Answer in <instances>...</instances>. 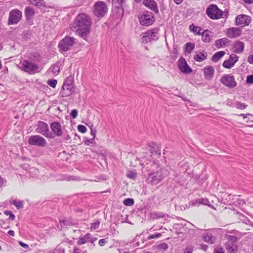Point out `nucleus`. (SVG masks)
Masks as SVG:
<instances>
[{"label":"nucleus","mask_w":253,"mask_h":253,"mask_svg":"<svg viewBox=\"0 0 253 253\" xmlns=\"http://www.w3.org/2000/svg\"><path fill=\"white\" fill-rule=\"evenodd\" d=\"M246 107V105H245L244 104H241V107H240V108H241V109H245Z\"/></svg>","instance_id":"338daca9"},{"label":"nucleus","mask_w":253,"mask_h":253,"mask_svg":"<svg viewBox=\"0 0 253 253\" xmlns=\"http://www.w3.org/2000/svg\"><path fill=\"white\" fill-rule=\"evenodd\" d=\"M184 253H192V249H186Z\"/></svg>","instance_id":"0e129e2a"},{"label":"nucleus","mask_w":253,"mask_h":253,"mask_svg":"<svg viewBox=\"0 0 253 253\" xmlns=\"http://www.w3.org/2000/svg\"><path fill=\"white\" fill-rule=\"evenodd\" d=\"M189 29L190 31L194 33L195 35H201V30L202 28L200 27H198L195 26L194 24H192L189 26Z\"/></svg>","instance_id":"c756f323"},{"label":"nucleus","mask_w":253,"mask_h":253,"mask_svg":"<svg viewBox=\"0 0 253 253\" xmlns=\"http://www.w3.org/2000/svg\"><path fill=\"white\" fill-rule=\"evenodd\" d=\"M242 30L240 28L231 27L227 29L226 36L231 39L235 38L240 36Z\"/></svg>","instance_id":"a211bd4d"},{"label":"nucleus","mask_w":253,"mask_h":253,"mask_svg":"<svg viewBox=\"0 0 253 253\" xmlns=\"http://www.w3.org/2000/svg\"><path fill=\"white\" fill-rule=\"evenodd\" d=\"M158 31L157 29L154 28L142 33L140 35L141 36V42L143 43H147L158 40L159 38Z\"/></svg>","instance_id":"7ed1b4c3"},{"label":"nucleus","mask_w":253,"mask_h":253,"mask_svg":"<svg viewBox=\"0 0 253 253\" xmlns=\"http://www.w3.org/2000/svg\"><path fill=\"white\" fill-rule=\"evenodd\" d=\"M225 248L229 253H236L238 250L237 245L231 242H227L225 244Z\"/></svg>","instance_id":"b1692460"},{"label":"nucleus","mask_w":253,"mask_h":253,"mask_svg":"<svg viewBox=\"0 0 253 253\" xmlns=\"http://www.w3.org/2000/svg\"><path fill=\"white\" fill-rule=\"evenodd\" d=\"M202 40L205 42H209L212 37V33L208 30H204L202 33Z\"/></svg>","instance_id":"cd10ccee"},{"label":"nucleus","mask_w":253,"mask_h":253,"mask_svg":"<svg viewBox=\"0 0 253 253\" xmlns=\"http://www.w3.org/2000/svg\"><path fill=\"white\" fill-rule=\"evenodd\" d=\"M126 175L129 178L134 179L137 176V173L133 170H127Z\"/></svg>","instance_id":"c9c22d12"},{"label":"nucleus","mask_w":253,"mask_h":253,"mask_svg":"<svg viewBox=\"0 0 253 253\" xmlns=\"http://www.w3.org/2000/svg\"><path fill=\"white\" fill-rule=\"evenodd\" d=\"M244 48V44L242 42H236L233 46V51L236 53H240L243 52Z\"/></svg>","instance_id":"393cba45"},{"label":"nucleus","mask_w":253,"mask_h":253,"mask_svg":"<svg viewBox=\"0 0 253 253\" xmlns=\"http://www.w3.org/2000/svg\"><path fill=\"white\" fill-rule=\"evenodd\" d=\"M225 54V52L224 51H220L215 52L211 58V60L214 62H217L222 57H223Z\"/></svg>","instance_id":"c85d7f7f"},{"label":"nucleus","mask_w":253,"mask_h":253,"mask_svg":"<svg viewBox=\"0 0 253 253\" xmlns=\"http://www.w3.org/2000/svg\"><path fill=\"white\" fill-rule=\"evenodd\" d=\"M183 0H173L174 2L177 4L181 3Z\"/></svg>","instance_id":"e2e57ef3"},{"label":"nucleus","mask_w":253,"mask_h":253,"mask_svg":"<svg viewBox=\"0 0 253 253\" xmlns=\"http://www.w3.org/2000/svg\"><path fill=\"white\" fill-rule=\"evenodd\" d=\"M178 66L180 71L184 74H189L192 72V69L188 66L183 57H180L178 60Z\"/></svg>","instance_id":"2eb2a0df"},{"label":"nucleus","mask_w":253,"mask_h":253,"mask_svg":"<svg viewBox=\"0 0 253 253\" xmlns=\"http://www.w3.org/2000/svg\"><path fill=\"white\" fill-rule=\"evenodd\" d=\"M47 84L51 87L55 88L56 86L57 82L56 80H49L47 81Z\"/></svg>","instance_id":"ea45409f"},{"label":"nucleus","mask_w":253,"mask_h":253,"mask_svg":"<svg viewBox=\"0 0 253 253\" xmlns=\"http://www.w3.org/2000/svg\"><path fill=\"white\" fill-rule=\"evenodd\" d=\"M207 53L205 51H197L194 56V59L197 62H202L207 58Z\"/></svg>","instance_id":"4be33fe9"},{"label":"nucleus","mask_w":253,"mask_h":253,"mask_svg":"<svg viewBox=\"0 0 253 253\" xmlns=\"http://www.w3.org/2000/svg\"><path fill=\"white\" fill-rule=\"evenodd\" d=\"M246 83L247 84H253V75H248L247 77Z\"/></svg>","instance_id":"49530a36"},{"label":"nucleus","mask_w":253,"mask_h":253,"mask_svg":"<svg viewBox=\"0 0 253 253\" xmlns=\"http://www.w3.org/2000/svg\"><path fill=\"white\" fill-rule=\"evenodd\" d=\"M244 234H243V233H241L238 231L236 235L235 236L237 237V240H238V239H239L240 238H241L242 237H243Z\"/></svg>","instance_id":"6e6d98bb"},{"label":"nucleus","mask_w":253,"mask_h":253,"mask_svg":"<svg viewBox=\"0 0 253 253\" xmlns=\"http://www.w3.org/2000/svg\"><path fill=\"white\" fill-rule=\"evenodd\" d=\"M90 134L92 136V138H94L96 136V130L93 129L92 127H90Z\"/></svg>","instance_id":"603ef678"},{"label":"nucleus","mask_w":253,"mask_h":253,"mask_svg":"<svg viewBox=\"0 0 253 253\" xmlns=\"http://www.w3.org/2000/svg\"><path fill=\"white\" fill-rule=\"evenodd\" d=\"M251 22V18L247 15L240 14L236 18V25L241 27L248 26Z\"/></svg>","instance_id":"4468645a"},{"label":"nucleus","mask_w":253,"mask_h":253,"mask_svg":"<svg viewBox=\"0 0 253 253\" xmlns=\"http://www.w3.org/2000/svg\"><path fill=\"white\" fill-rule=\"evenodd\" d=\"M157 248L163 251H166L168 248V245L166 243H163L158 245Z\"/></svg>","instance_id":"a18cd8bd"},{"label":"nucleus","mask_w":253,"mask_h":253,"mask_svg":"<svg viewBox=\"0 0 253 253\" xmlns=\"http://www.w3.org/2000/svg\"><path fill=\"white\" fill-rule=\"evenodd\" d=\"M195 47V44L191 42H187L185 44V51L188 53H191Z\"/></svg>","instance_id":"f704fd0d"},{"label":"nucleus","mask_w":253,"mask_h":253,"mask_svg":"<svg viewBox=\"0 0 253 253\" xmlns=\"http://www.w3.org/2000/svg\"><path fill=\"white\" fill-rule=\"evenodd\" d=\"M200 205V201L199 199H195L192 201H191L189 203V207H193V206H199Z\"/></svg>","instance_id":"4c0bfd02"},{"label":"nucleus","mask_w":253,"mask_h":253,"mask_svg":"<svg viewBox=\"0 0 253 253\" xmlns=\"http://www.w3.org/2000/svg\"><path fill=\"white\" fill-rule=\"evenodd\" d=\"M23 70L30 74L39 72V66L34 63L24 60L22 64Z\"/></svg>","instance_id":"9b49d317"},{"label":"nucleus","mask_w":253,"mask_h":253,"mask_svg":"<svg viewBox=\"0 0 253 253\" xmlns=\"http://www.w3.org/2000/svg\"><path fill=\"white\" fill-rule=\"evenodd\" d=\"M199 200L200 201V205H204L210 207V202L207 199L199 198Z\"/></svg>","instance_id":"79ce46f5"},{"label":"nucleus","mask_w":253,"mask_h":253,"mask_svg":"<svg viewBox=\"0 0 253 253\" xmlns=\"http://www.w3.org/2000/svg\"><path fill=\"white\" fill-rule=\"evenodd\" d=\"M73 253H81V250L79 249H74Z\"/></svg>","instance_id":"bf43d9fd"},{"label":"nucleus","mask_w":253,"mask_h":253,"mask_svg":"<svg viewBox=\"0 0 253 253\" xmlns=\"http://www.w3.org/2000/svg\"><path fill=\"white\" fill-rule=\"evenodd\" d=\"M50 128L52 132V134L57 137H60L63 134V130L61 124L57 122L52 123L50 126Z\"/></svg>","instance_id":"dca6fc26"},{"label":"nucleus","mask_w":253,"mask_h":253,"mask_svg":"<svg viewBox=\"0 0 253 253\" xmlns=\"http://www.w3.org/2000/svg\"><path fill=\"white\" fill-rule=\"evenodd\" d=\"M75 39L66 36L63 38L58 43V47L61 52L69 50L73 46Z\"/></svg>","instance_id":"6e6552de"},{"label":"nucleus","mask_w":253,"mask_h":253,"mask_svg":"<svg viewBox=\"0 0 253 253\" xmlns=\"http://www.w3.org/2000/svg\"><path fill=\"white\" fill-rule=\"evenodd\" d=\"M21 12L17 9H13L9 13L8 24H16L21 20Z\"/></svg>","instance_id":"f8f14e48"},{"label":"nucleus","mask_w":253,"mask_h":253,"mask_svg":"<svg viewBox=\"0 0 253 253\" xmlns=\"http://www.w3.org/2000/svg\"><path fill=\"white\" fill-rule=\"evenodd\" d=\"M229 41L227 38H222L219 40H216L214 42V45L217 48H220L222 47H224L226 45V44L229 42Z\"/></svg>","instance_id":"a878e982"},{"label":"nucleus","mask_w":253,"mask_h":253,"mask_svg":"<svg viewBox=\"0 0 253 253\" xmlns=\"http://www.w3.org/2000/svg\"><path fill=\"white\" fill-rule=\"evenodd\" d=\"M8 234L11 236H14V232L13 230H9L8 232Z\"/></svg>","instance_id":"680f3d73"},{"label":"nucleus","mask_w":253,"mask_h":253,"mask_svg":"<svg viewBox=\"0 0 253 253\" xmlns=\"http://www.w3.org/2000/svg\"><path fill=\"white\" fill-rule=\"evenodd\" d=\"M78 129L80 132L82 133H85L87 130L86 127L82 125H78Z\"/></svg>","instance_id":"c03bdc74"},{"label":"nucleus","mask_w":253,"mask_h":253,"mask_svg":"<svg viewBox=\"0 0 253 253\" xmlns=\"http://www.w3.org/2000/svg\"><path fill=\"white\" fill-rule=\"evenodd\" d=\"M149 151L152 155H158L161 154V148L159 145L152 142L149 145Z\"/></svg>","instance_id":"412c9836"},{"label":"nucleus","mask_w":253,"mask_h":253,"mask_svg":"<svg viewBox=\"0 0 253 253\" xmlns=\"http://www.w3.org/2000/svg\"><path fill=\"white\" fill-rule=\"evenodd\" d=\"M145 170L149 172L147 178V182L152 185H157L160 183L164 177L165 169L162 166L154 162L147 163L143 168L142 170Z\"/></svg>","instance_id":"f03ea898"},{"label":"nucleus","mask_w":253,"mask_h":253,"mask_svg":"<svg viewBox=\"0 0 253 253\" xmlns=\"http://www.w3.org/2000/svg\"><path fill=\"white\" fill-rule=\"evenodd\" d=\"M29 1L32 4L36 6H44V1L43 0H27Z\"/></svg>","instance_id":"473e14b6"},{"label":"nucleus","mask_w":253,"mask_h":253,"mask_svg":"<svg viewBox=\"0 0 253 253\" xmlns=\"http://www.w3.org/2000/svg\"><path fill=\"white\" fill-rule=\"evenodd\" d=\"M108 7L106 3L97 1L93 5V14L98 17H103L107 12Z\"/></svg>","instance_id":"20e7f679"},{"label":"nucleus","mask_w":253,"mask_h":253,"mask_svg":"<svg viewBox=\"0 0 253 253\" xmlns=\"http://www.w3.org/2000/svg\"><path fill=\"white\" fill-rule=\"evenodd\" d=\"M243 1H244V2L248 4L253 3V0H243Z\"/></svg>","instance_id":"13d9d810"},{"label":"nucleus","mask_w":253,"mask_h":253,"mask_svg":"<svg viewBox=\"0 0 253 253\" xmlns=\"http://www.w3.org/2000/svg\"><path fill=\"white\" fill-rule=\"evenodd\" d=\"M28 142L30 145L42 147L45 146L47 144L45 138L40 135L31 136L28 138Z\"/></svg>","instance_id":"9d476101"},{"label":"nucleus","mask_w":253,"mask_h":253,"mask_svg":"<svg viewBox=\"0 0 253 253\" xmlns=\"http://www.w3.org/2000/svg\"><path fill=\"white\" fill-rule=\"evenodd\" d=\"M205 77L206 79H211L214 75V69L211 66H206L203 69Z\"/></svg>","instance_id":"5701e85b"},{"label":"nucleus","mask_w":253,"mask_h":253,"mask_svg":"<svg viewBox=\"0 0 253 253\" xmlns=\"http://www.w3.org/2000/svg\"><path fill=\"white\" fill-rule=\"evenodd\" d=\"M25 13L26 17L28 19H30L32 17V16H33L35 14L34 9L32 7L29 6H27L25 7Z\"/></svg>","instance_id":"7c9ffc66"},{"label":"nucleus","mask_w":253,"mask_h":253,"mask_svg":"<svg viewBox=\"0 0 253 253\" xmlns=\"http://www.w3.org/2000/svg\"><path fill=\"white\" fill-rule=\"evenodd\" d=\"M94 143V138H92L90 139L86 138L84 140V143L87 145L93 144Z\"/></svg>","instance_id":"de8ad7c7"},{"label":"nucleus","mask_w":253,"mask_h":253,"mask_svg":"<svg viewBox=\"0 0 253 253\" xmlns=\"http://www.w3.org/2000/svg\"><path fill=\"white\" fill-rule=\"evenodd\" d=\"M97 239L93 238L90 233H86L84 236L80 237L78 241V245H81L84 244L88 242L91 243L96 241Z\"/></svg>","instance_id":"aec40b11"},{"label":"nucleus","mask_w":253,"mask_h":253,"mask_svg":"<svg viewBox=\"0 0 253 253\" xmlns=\"http://www.w3.org/2000/svg\"><path fill=\"white\" fill-rule=\"evenodd\" d=\"M10 203L13 204L17 209H20L23 208V202L21 201L12 200L10 201Z\"/></svg>","instance_id":"72a5a7b5"},{"label":"nucleus","mask_w":253,"mask_h":253,"mask_svg":"<svg viewBox=\"0 0 253 253\" xmlns=\"http://www.w3.org/2000/svg\"><path fill=\"white\" fill-rule=\"evenodd\" d=\"M49 69L54 75H57L60 71V66L59 63L52 65Z\"/></svg>","instance_id":"2f4dec72"},{"label":"nucleus","mask_w":253,"mask_h":253,"mask_svg":"<svg viewBox=\"0 0 253 253\" xmlns=\"http://www.w3.org/2000/svg\"><path fill=\"white\" fill-rule=\"evenodd\" d=\"M202 238L205 242L210 244L214 243L215 240V237H214L211 233L208 232L203 233Z\"/></svg>","instance_id":"bb28decb"},{"label":"nucleus","mask_w":253,"mask_h":253,"mask_svg":"<svg viewBox=\"0 0 253 253\" xmlns=\"http://www.w3.org/2000/svg\"><path fill=\"white\" fill-rule=\"evenodd\" d=\"M206 13L212 19H219L222 17L223 12L216 5L211 4L207 8Z\"/></svg>","instance_id":"39448f33"},{"label":"nucleus","mask_w":253,"mask_h":253,"mask_svg":"<svg viewBox=\"0 0 253 253\" xmlns=\"http://www.w3.org/2000/svg\"><path fill=\"white\" fill-rule=\"evenodd\" d=\"M248 62L250 64H253V53H252L248 56Z\"/></svg>","instance_id":"8fccbe9b"},{"label":"nucleus","mask_w":253,"mask_h":253,"mask_svg":"<svg viewBox=\"0 0 253 253\" xmlns=\"http://www.w3.org/2000/svg\"><path fill=\"white\" fill-rule=\"evenodd\" d=\"M78 111L76 109H73L71 111L70 116L73 119H76L78 115Z\"/></svg>","instance_id":"09e8293b"},{"label":"nucleus","mask_w":253,"mask_h":253,"mask_svg":"<svg viewBox=\"0 0 253 253\" xmlns=\"http://www.w3.org/2000/svg\"><path fill=\"white\" fill-rule=\"evenodd\" d=\"M99 224H100V222L99 220H97L94 223H91L90 224L91 231L97 229L98 228Z\"/></svg>","instance_id":"58836bf2"},{"label":"nucleus","mask_w":253,"mask_h":253,"mask_svg":"<svg viewBox=\"0 0 253 253\" xmlns=\"http://www.w3.org/2000/svg\"><path fill=\"white\" fill-rule=\"evenodd\" d=\"M19 244L21 246L24 248L25 249H28L29 248V246L27 244H26L21 241H19Z\"/></svg>","instance_id":"5fc2aeb1"},{"label":"nucleus","mask_w":253,"mask_h":253,"mask_svg":"<svg viewBox=\"0 0 253 253\" xmlns=\"http://www.w3.org/2000/svg\"><path fill=\"white\" fill-rule=\"evenodd\" d=\"M227 238L229 240V241L228 242H231V243L236 244V243L237 241V237H236L235 236L227 235Z\"/></svg>","instance_id":"a19ab883"},{"label":"nucleus","mask_w":253,"mask_h":253,"mask_svg":"<svg viewBox=\"0 0 253 253\" xmlns=\"http://www.w3.org/2000/svg\"><path fill=\"white\" fill-rule=\"evenodd\" d=\"M143 4L146 7L149 8L156 14L159 13V10L156 2L154 0H144Z\"/></svg>","instance_id":"6ab92c4d"},{"label":"nucleus","mask_w":253,"mask_h":253,"mask_svg":"<svg viewBox=\"0 0 253 253\" xmlns=\"http://www.w3.org/2000/svg\"><path fill=\"white\" fill-rule=\"evenodd\" d=\"M221 83L225 86L233 88L237 85V83L234 76L231 74L224 75L220 79Z\"/></svg>","instance_id":"ddd939ff"},{"label":"nucleus","mask_w":253,"mask_h":253,"mask_svg":"<svg viewBox=\"0 0 253 253\" xmlns=\"http://www.w3.org/2000/svg\"><path fill=\"white\" fill-rule=\"evenodd\" d=\"M155 19L152 12L146 11L139 17V21L141 25L148 26L152 25Z\"/></svg>","instance_id":"1a4fd4ad"},{"label":"nucleus","mask_w":253,"mask_h":253,"mask_svg":"<svg viewBox=\"0 0 253 253\" xmlns=\"http://www.w3.org/2000/svg\"><path fill=\"white\" fill-rule=\"evenodd\" d=\"M36 131L47 138H54L52 133L49 131L48 125L42 121H39L37 125Z\"/></svg>","instance_id":"423d86ee"},{"label":"nucleus","mask_w":253,"mask_h":253,"mask_svg":"<svg viewBox=\"0 0 253 253\" xmlns=\"http://www.w3.org/2000/svg\"><path fill=\"white\" fill-rule=\"evenodd\" d=\"M106 242L105 239H100L99 241L98 244L100 246H103L106 244Z\"/></svg>","instance_id":"864d4df0"},{"label":"nucleus","mask_w":253,"mask_h":253,"mask_svg":"<svg viewBox=\"0 0 253 253\" xmlns=\"http://www.w3.org/2000/svg\"><path fill=\"white\" fill-rule=\"evenodd\" d=\"M73 84V77L71 76L68 77L65 80L62 87L64 95L65 96H69L70 94L74 91Z\"/></svg>","instance_id":"0eeeda50"},{"label":"nucleus","mask_w":253,"mask_h":253,"mask_svg":"<svg viewBox=\"0 0 253 253\" xmlns=\"http://www.w3.org/2000/svg\"><path fill=\"white\" fill-rule=\"evenodd\" d=\"M239 57L236 54H232L230 55L228 60L223 62L222 66L226 69H231L238 61Z\"/></svg>","instance_id":"f3484780"},{"label":"nucleus","mask_w":253,"mask_h":253,"mask_svg":"<svg viewBox=\"0 0 253 253\" xmlns=\"http://www.w3.org/2000/svg\"><path fill=\"white\" fill-rule=\"evenodd\" d=\"M208 247V246L205 245V246H204V248H203V249H204L205 251H206V250L207 249Z\"/></svg>","instance_id":"774afa93"},{"label":"nucleus","mask_w":253,"mask_h":253,"mask_svg":"<svg viewBox=\"0 0 253 253\" xmlns=\"http://www.w3.org/2000/svg\"><path fill=\"white\" fill-rule=\"evenodd\" d=\"M238 231H237V230H232L231 231H230V232L231 233H233V234H234L236 235V234L238 232Z\"/></svg>","instance_id":"69168bd1"},{"label":"nucleus","mask_w":253,"mask_h":253,"mask_svg":"<svg viewBox=\"0 0 253 253\" xmlns=\"http://www.w3.org/2000/svg\"><path fill=\"white\" fill-rule=\"evenodd\" d=\"M3 184V179L0 176V188H1Z\"/></svg>","instance_id":"052dcab7"},{"label":"nucleus","mask_w":253,"mask_h":253,"mask_svg":"<svg viewBox=\"0 0 253 253\" xmlns=\"http://www.w3.org/2000/svg\"><path fill=\"white\" fill-rule=\"evenodd\" d=\"M4 213L6 215H9V218L12 220H13L15 218L14 214H13L10 211H4Z\"/></svg>","instance_id":"37998d69"},{"label":"nucleus","mask_w":253,"mask_h":253,"mask_svg":"<svg viewBox=\"0 0 253 253\" xmlns=\"http://www.w3.org/2000/svg\"><path fill=\"white\" fill-rule=\"evenodd\" d=\"M134 200L132 198H127L124 200L123 203L125 206H131L134 204Z\"/></svg>","instance_id":"e433bc0d"},{"label":"nucleus","mask_w":253,"mask_h":253,"mask_svg":"<svg viewBox=\"0 0 253 253\" xmlns=\"http://www.w3.org/2000/svg\"><path fill=\"white\" fill-rule=\"evenodd\" d=\"M91 19L89 16L84 13L78 14L71 25L73 31H76L81 38L87 40V36L89 34Z\"/></svg>","instance_id":"f257e3e1"},{"label":"nucleus","mask_w":253,"mask_h":253,"mask_svg":"<svg viewBox=\"0 0 253 253\" xmlns=\"http://www.w3.org/2000/svg\"><path fill=\"white\" fill-rule=\"evenodd\" d=\"M161 236L160 233H157L155 235H151L148 237L149 239H154L155 238H159Z\"/></svg>","instance_id":"3c124183"},{"label":"nucleus","mask_w":253,"mask_h":253,"mask_svg":"<svg viewBox=\"0 0 253 253\" xmlns=\"http://www.w3.org/2000/svg\"><path fill=\"white\" fill-rule=\"evenodd\" d=\"M224 252L223 251V249L221 248L215 249L214 250V253H223Z\"/></svg>","instance_id":"4d7b16f0"}]
</instances>
